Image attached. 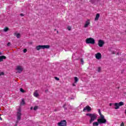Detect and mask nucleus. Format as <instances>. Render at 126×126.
Instances as JSON below:
<instances>
[{
	"instance_id": "f3484780",
	"label": "nucleus",
	"mask_w": 126,
	"mask_h": 126,
	"mask_svg": "<svg viewBox=\"0 0 126 126\" xmlns=\"http://www.w3.org/2000/svg\"><path fill=\"white\" fill-rule=\"evenodd\" d=\"M25 101H24V99H23L22 100V101L20 103V105H21V106H22L23 105H25Z\"/></svg>"
},
{
	"instance_id": "a878e982",
	"label": "nucleus",
	"mask_w": 126,
	"mask_h": 126,
	"mask_svg": "<svg viewBox=\"0 0 126 126\" xmlns=\"http://www.w3.org/2000/svg\"><path fill=\"white\" fill-rule=\"evenodd\" d=\"M67 29H68V30L70 31V30H71V27L69 26L67 27Z\"/></svg>"
},
{
	"instance_id": "bb28decb",
	"label": "nucleus",
	"mask_w": 126,
	"mask_h": 126,
	"mask_svg": "<svg viewBox=\"0 0 126 126\" xmlns=\"http://www.w3.org/2000/svg\"><path fill=\"white\" fill-rule=\"evenodd\" d=\"M55 79H56V80H60V78H58L57 77H55Z\"/></svg>"
},
{
	"instance_id": "7ed1b4c3",
	"label": "nucleus",
	"mask_w": 126,
	"mask_h": 126,
	"mask_svg": "<svg viewBox=\"0 0 126 126\" xmlns=\"http://www.w3.org/2000/svg\"><path fill=\"white\" fill-rule=\"evenodd\" d=\"M86 43L87 44H92V45H94L95 44V39L93 38H88L86 40Z\"/></svg>"
},
{
	"instance_id": "b1692460",
	"label": "nucleus",
	"mask_w": 126,
	"mask_h": 126,
	"mask_svg": "<svg viewBox=\"0 0 126 126\" xmlns=\"http://www.w3.org/2000/svg\"><path fill=\"white\" fill-rule=\"evenodd\" d=\"M4 74V73L3 72H0V76L1 75H3Z\"/></svg>"
},
{
	"instance_id": "20e7f679",
	"label": "nucleus",
	"mask_w": 126,
	"mask_h": 126,
	"mask_svg": "<svg viewBox=\"0 0 126 126\" xmlns=\"http://www.w3.org/2000/svg\"><path fill=\"white\" fill-rule=\"evenodd\" d=\"M49 48H50L49 45H38L36 46V49L37 51H39L41 49L44 50V49H49Z\"/></svg>"
},
{
	"instance_id": "473e14b6",
	"label": "nucleus",
	"mask_w": 126,
	"mask_h": 126,
	"mask_svg": "<svg viewBox=\"0 0 126 126\" xmlns=\"http://www.w3.org/2000/svg\"><path fill=\"white\" fill-rule=\"evenodd\" d=\"M1 55H2V53H1V52H0V56H1Z\"/></svg>"
},
{
	"instance_id": "c756f323",
	"label": "nucleus",
	"mask_w": 126,
	"mask_h": 126,
	"mask_svg": "<svg viewBox=\"0 0 126 126\" xmlns=\"http://www.w3.org/2000/svg\"><path fill=\"white\" fill-rule=\"evenodd\" d=\"M7 46H10V42H9V43H7Z\"/></svg>"
},
{
	"instance_id": "4be33fe9",
	"label": "nucleus",
	"mask_w": 126,
	"mask_h": 126,
	"mask_svg": "<svg viewBox=\"0 0 126 126\" xmlns=\"http://www.w3.org/2000/svg\"><path fill=\"white\" fill-rule=\"evenodd\" d=\"M97 71L98 72H100L101 71V67H98Z\"/></svg>"
},
{
	"instance_id": "f03ea898",
	"label": "nucleus",
	"mask_w": 126,
	"mask_h": 126,
	"mask_svg": "<svg viewBox=\"0 0 126 126\" xmlns=\"http://www.w3.org/2000/svg\"><path fill=\"white\" fill-rule=\"evenodd\" d=\"M97 122L99 125H101V124H106L107 120L105 119L104 115H101V116H100L99 118L97 119Z\"/></svg>"
},
{
	"instance_id": "72a5a7b5",
	"label": "nucleus",
	"mask_w": 126,
	"mask_h": 126,
	"mask_svg": "<svg viewBox=\"0 0 126 126\" xmlns=\"http://www.w3.org/2000/svg\"><path fill=\"white\" fill-rule=\"evenodd\" d=\"M0 120H1H1H2V118H1V117H0Z\"/></svg>"
},
{
	"instance_id": "423d86ee",
	"label": "nucleus",
	"mask_w": 126,
	"mask_h": 126,
	"mask_svg": "<svg viewBox=\"0 0 126 126\" xmlns=\"http://www.w3.org/2000/svg\"><path fill=\"white\" fill-rule=\"evenodd\" d=\"M23 70V67H22V66L18 65L16 67V72H18L19 73H20L22 72Z\"/></svg>"
},
{
	"instance_id": "e433bc0d",
	"label": "nucleus",
	"mask_w": 126,
	"mask_h": 126,
	"mask_svg": "<svg viewBox=\"0 0 126 126\" xmlns=\"http://www.w3.org/2000/svg\"><path fill=\"white\" fill-rule=\"evenodd\" d=\"M73 86H75V85L74 84H73Z\"/></svg>"
},
{
	"instance_id": "a211bd4d",
	"label": "nucleus",
	"mask_w": 126,
	"mask_h": 126,
	"mask_svg": "<svg viewBox=\"0 0 126 126\" xmlns=\"http://www.w3.org/2000/svg\"><path fill=\"white\" fill-rule=\"evenodd\" d=\"M74 80H75V83H76V82L78 81V78H77V77H74Z\"/></svg>"
},
{
	"instance_id": "9d476101",
	"label": "nucleus",
	"mask_w": 126,
	"mask_h": 126,
	"mask_svg": "<svg viewBox=\"0 0 126 126\" xmlns=\"http://www.w3.org/2000/svg\"><path fill=\"white\" fill-rule=\"evenodd\" d=\"M104 44H105V42L102 40H98V45L99 47H103Z\"/></svg>"
},
{
	"instance_id": "cd10ccee",
	"label": "nucleus",
	"mask_w": 126,
	"mask_h": 126,
	"mask_svg": "<svg viewBox=\"0 0 126 126\" xmlns=\"http://www.w3.org/2000/svg\"><path fill=\"white\" fill-rule=\"evenodd\" d=\"M120 126H125V124H124V122L122 123Z\"/></svg>"
},
{
	"instance_id": "2eb2a0df",
	"label": "nucleus",
	"mask_w": 126,
	"mask_h": 126,
	"mask_svg": "<svg viewBox=\"0 0 126 126\" xmlns=\"http://www.w3.org/2000/svg\"><path fill=\"white\" fill-rule=\"evenodd\" d=\"M33 95L34 97H38L39 96V94L38 93V91H36L34 92Z\"/></svg>"
},
{
	"instance_id": "0eeeda50",
	"label": "nucleus",
	"mask_w": 126,
	"mask_h": 126,
	"mask_svg": "<svg viewBox=\"0 0 126 126\" xmlns=\"http://www.w3.org/2000/svg\"><path fill=\"white\" fill-rule=\"evenodd\" d=\"M21 119V109L20 108L18 109L17 113V121H20Z\"/></svg>"
},
{
	"instance_id": "58836bf2",
	"label": "nucleus",
	"mask_w": 126,
	"mask_h": 126,
	"mask_svg": "<svg viewBox=\"0 0 126 126\" xmlns=\"http://www.w3.org/2000/svg\"><path fill=\"white\" fill-rule=\"evenodd\" d=\"M113 54H115V53H113Z\"/></svg>"
},
{
	"instance_id": "f8f14e48",
	"label": "nucleus",
	"mask_w": 126,
	"mask_h": 126,
	"mask_svg": "<svg viewBox=\"0 0 126 126\" xmlns=\"http://www.w3.org/2000/svg\"><path fill=\"white\" fill-rule=\"evenodd\" d=\"M95 58L97 60H100L102 58V55L100 53L95 54Z\"/></svg>"
},
{
	"instance_id": "4468645a",
	"label": "nucleus",
	"mask_w": 126,
	"mask_h": 126,
	"mask_svg": "<svg viewBox=\"0 0 126 126\" xmlns=\"http://www.w3.org/2000/svg\"><path fill=\"white\" fill-rule=\"evenodd\" d=\"M6 59V57H5V56H0V62H2V61H3V59Z\"/></svg>"
},
{
	"instance_id": "ddd939ff",
	"label": "nucleus",
	"mask_w": 126,
	"mask_h": 126,
	"mask_svg": "<svg viewBox=\"0 0 126 126\" xmlns=\"http://www.w3.org/2000/svg\"><path fill=\"white\" fill-rule=\"evenodd\" d=\"M99 18H100V14H99V13L96 14V15L95 16V18L94 19V21H97V20H99Z\"/></svg>"
},
{
	"instance_id": "f704fd0d",
	"label": "nucleus",
	"mask_w": 126,
	"mask_h": 126,
	"mask_svg": "<svg viewBox=\"0 0 126 126\" xmlns=\"http://www.w3.org/2000/svg\"><path fill=\"white\" fill-rule=\"evenodd\" d=\"M21 16H23V14H21Z\"/></svg>"
},
{
	"instance_id": "1a4fd4ad",
	"label": "nucleus",
	"mask_w": 126,
	"mask_h": 126,
	"mask_svg": "<svg viewBox=\"0 0 126 126\" xmlns=\"http://www.w3.org/2000/svg\"><path fill=\"white\" fill-rule=\"evenodd\" d=\"M91 110V107H90V106H87L83 109V112H90Z\"/></svg>"
},
{
	"instance_id": "aec40b11",
	"label": "nucleus",
	"mask_w": 126,
	"mask_h": 126,
	"mask_svg": "<svg viewBox=\"0 0 126 126\" xmlns=\"http://www.w3.org/2000/svg\"><path fill=\"white\" fill-rule=\"evenodd\" d=\"M8 31V28L6 27L4 29V32H7V31Z\"/></svg>"
},
{
	"instance_id": "dca6fc26",
	"label": "nucleus",
	"mask_w": 126,
	"mask_h": 126,
	"mask_svg": "<svg viewBox=\"0 0 126 126\" xmlns=\"http://www.w3.org/2000/svg\"><path fill=\"white\" fill-rule=\"evenodd\" d=\"M93 126H99V123L97 122H94L93 123Z\"/></svg>"
},
{
	"instance_id": "c85d7f7f",
	"label": "nucleus",
	"mask_w": 126,
	"mask_h": 126,
	"mask_svg": "<svg viewBox=\"0 0 126 126\" xmlns=\"http://www.w3.org/2000/svg\"><path fill=\"white\" fill-rule=\"evenodd\" d=\"M26 52H27V49H24V53H26Z\"/></svg>"
},
{
	"instance_id": "c9c22d12",
	"label": "nucleus",
	"mask_w": 126,
	"mask_h": 126,
	"mask_svg": "<svg viewBox=\"0 0 126 126\" xmlns=\"http://www.w3.org/2000/svg\"><path fill=\"white\" fill-rule=\"evenodd\" d=\"M32 109H33V107L31 108V110H32Z\"/></svg>"
},
{
	"instance_id": "4c0bfd02",
	"label": "nucleus",
	"mask_w": 126,
	"mask_h": 126,
	"mask_svg": "<svg viewBox=\"0 0 126 126\" xmlns=\"http://www.w3.org/2000/svg\"><path fill=\"white\" fill-rule=\"evenodd\" d=\"M125 114L126 115V109L125 110Z\"/></svg>"
},
{
	"instance_id": "2f4dec72",
	"label": "nucleus",
	"mask_w": 126,
	"mask_h": 126,
	"mask_svg": "<svg viewBox=\"0 0 126 126\" xmlns=\"http://www.w3.org/2000/svg\"><path fill=\"white\" fill-rule=\"evenodd\" d=\"M112 105H113V103H110V104H109V105H110V106H112Z\"/></svg>"
},
{
	"instance_id": "9b49d317",
	"label": "nucleus",
	"mask_w": 126,
	"mask_h": 126,
	"mask_svg": "<svg viewBox=\"0 0 126 126\" xmlns=\"http://www.w3.org/2000/svg\"><path fill=\"white\" fill-rule=\"evenodd\" d=\"M89 25H90V20H87L84 25L85 28H87Z\"/></svg>"
},
{
	"instance_id": "39448f33",
	"label": "nucleus",
	"mask_w": 126,
	"mask_h": 126,
	"mask_svg": "<svg viewBox=\"0 0 126 126\" xmlns=\"http://www.w3.org/2000/svg\"><path fill=\"white\" fill-rule=\"evenodd\" d=\"M114 106H115V109L116 110H118L120 107L122 106H124V102L123 101H121L119 103H115L114 104Z\"/></svg>"
},
{
	"instance_id": "5701e85b",
	"label": "nucleus",
	"mask_w": 126,
	"mask_h": 126,
	"mask_svg": "<svg viewBox=\"0 0 126 126\" xmlns=\"http://www.w3.org/2000/svg\"><path fill=\"white\" fill-rule=\"evenodd\" d=\"M38 109V106H34L33 108V110H34V111H36V110H37Z\"/></svg>"
},
{
	"instance_id": "412c9836",
	"label": "nucleus",
	"mask_w": 126,
	"mask_h": 126,
	"mask_svg": "<svg viewBox=\"0 0 126 126\" xmlns=\"http://www.w3.org/2000/svg\"><path fill=\"white\" fill-rule=\"evenodd\" d=\"M98 113H99V115L100 117H101V116H103L102 113H101V110H100V109L98 110Z\"/></svg>"
},
{
	"instance_id": "f257e3e1",
	"label": "nucleus",
	"mask_w": 126,
	"mask_h": 126,
	"mask_svg": "<svg viewBox=\"0 0 126 126\" xmlns=\"http://www.w3.org/2000/svg\"><path fill=\"white\" fill-rule=\"evenodd\" d=\"M86 116L90 117V124H92L97 119V115L95 114L88 113L86 114Z\"/></svg>"
},
{
	"instance_id": "393cba45",
	"label": "nucleus",
	"mask_w": 126,
	"mask_h": 126,
	"mask_svg": "<svg viewBox=\"0 0 126 126\" xmlns=\"http://www.w3.org/2000/svg\"><path fill=\"white\" fill-rule=\"evenodd\" d=\"M20 91L22 93H24V92H25L24 90H23V89H20Z\"/></svg>"
},
{
	"instance_id": "7c9ffc66",
	"label": "nucleus",
	"mask_w": 126,
	"mask_h": 126,
	"mask_svg": "<svg viewBox=\"0 0 126 126\" xmlns=\"http://www.w3.org/2000/svg\"><path fill=\"white\" fill-rule=\"evenodd\" d=\"M81 62H82V64H83V60L81 59Z\"/></svg>"
},
{
	"instance_id": "6ab92c4d",
	"label": "nucleus",
	"mask_w": 126,
	"mask_h": 126,
	"mask_svg": "<svg viewBox=\"0 0 126 126\" xmlns=\"http://www.w3.org/2000/svg\"><path fill=\"white\" fill-rule=\"evenodd\" d=\"M16 36L17 38H20V36H21L20 33H16Z\"/></svg>"
},
{
	"instance_id": "6e6552de",
	"label": "nucleus",
	"mask_w": 126,
	"mask_h": 126,
	"mask_svg": "<svg viewBox=\"0 0 126 126\" xmlns=\"http://www.w3.org/2000/svg\"><path fill=\"white\" fill-rule=\"evenodd\" d=\"M58 126H66V121L63 120L58 123Z\"/></svg>"
}]
</instances>
